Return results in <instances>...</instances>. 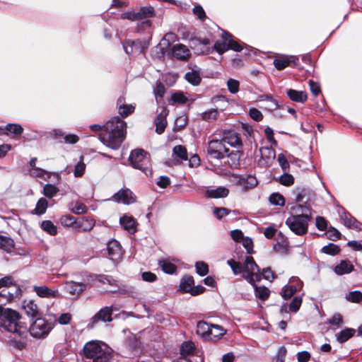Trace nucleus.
Returning a JSON list of instances; mask_svg holds the SVG:
<instances>
[{"label": "nucleus", "instance_id": "nucleus-1", "mask_svg": "<svg viewBox=\"0 0 362 362\" xmlns=\"http://www.w3.org/2000/svg\"><path fill=\"white\" fill-rule=\"evenodd\" d=\"M20 318L21 315L17 311L0 305V330L13 335L8 337V344L16 349L22 350L26 346L28 330L18 322Z\"/></svg>", "mask_w": 362, "mask_h": 362}, {"label": "nucleus", "instance_id": "nucleus-2", "mask_svg": "<svg viewBox=\"0 0 362 362\" xmlns=\"http://www.w3.org/2000/svg\"><path fill=\"white\" fill-rule=\"evenodd\" d=\"M126 129L127 123L118 116L113 117L104 124V133L99 139L106 146L117 150L125 139Z\"/></svg>", "mask_w": 362, "mask_h": 362}, {"label": "nucleus", "instance_id": "nucleus-3", "mask_svg": "<svg viewBox=\"0 0 362 362\" xmlns=\"http://www.w3.org/2000/svg\"><path fill=\"white\" fill-rule=\"evenodd\" d=\"M291 214L286 220V225L297 235L308 233V224L312 219L310 209L306 205L297 204L291 207Z\"/></svg>", "mask_w": 362, "mask_h": 362}, {"label": "nucleus", "instance_id": "nucleus-4", "mask_svg": "<svg viewBox=\"0 0 362 362\" xmlns=\"http://www.w3.org/2000/svg\"><path fill=\"white\" fill-rule=\"evenodd\" d=\"M84 356L92 359V362H115L106 344L98 341L87 342L83 349Z\"/></svg>", "mask_w": 362, "mask_h": 362}, {"label": "nucleus", "instance_id": "nucleus-5", "mask_svg": "<svg viewBox=\"0 0 362 362\" xmlns=\"http://www.w3.org/2000/svg\"><path fill=\"white\" fill-rule=\"evenodd\" d=\"M129 160L134 168L140 170L146 176L151 175L150 155L143 149L132 151Z\"/></svg>", "mask_w": 362, "mask_h": 362}, {"label": "nucleus", "instance_id": "nucleus-6", "mask_svg": "<svg viewBox=\"0 0 362 362\" xmlns=\"http://www.w3.org/2000/svg\"><path fill=\"white\" fill-rule=\"evenodd\" d=\"M53 328V324L42 317H37L29 328L30 335L34 338H45Z\"/></svg>", "mask_w": 362, "mask_h": 362}, {"label": "nucleus", "instance_id": "nucleus-7", "mask_svg": "<svg viewBox=\"0 0 362 362\" xmlns=\"http://www.w3.org/2000/svg\"><path fill=\"white\" fill-rule=\"evenodd\" d=\"M243 267V274L242 276L251 285H254V281L260 280V269L251 256L245 257Z\"/></svg>", "mask_w": 362, "mask_h": 362}, {"label": "nucleus", "instance_id": "nucleus-8", "mask_svg": "<svg viewBox=\"0 0 362 362\" xmlns=\"http://www.w3.org/2000/svg\"><path fill=\"white\" fill-rule=\"evenodd\" d=\"M206 152L210 158L220 160L226 156L229 148L224 145L222 139H212L208 144Z\"/></svg>", "mask_w": 362, "mask_h": 362}, {"label": "nucleus", "instance_id": "nucleus-9", "mask_svg": "<svg viewBox=\"0 0 362 362\" xmlns=\"http://www.w3.org/2000/svg\"><path fill=\"white\" fill-rule=\"evenodd\" d=\"M112 306H105L101 308L98 313H96L90 320L88 327L93 329L100 322H110L112 321Z\"/></svg>", "mask_w": 362, "mask_h": 362}, {"label": "nucleus", "instance_id": "nucleus-10", "mask_svg": "<svg viewBox=\"0 0 362 362\" xmlns=\"http://www.w3.org/2000/svg\"><path fill=\"white\" fill-rule=\"evenodd\" d=\"M303 286V283L298 277L292 276L289 279L288 284L282 288L281 295L284 300H288L297 291H300Z\"/></svg>", "mask_w": 362, "mask_h": 362}, {"label": "nucleus", "instance_id": "nucleus-11", "mask_svg": "<svg viewBox=\"0 0 362 362\" xmlns=\"http://www.w3.org/2000/svg\"><path fill=\"white\" fill-rule=\"evenodd\" d=\"M112 200L117 203H122L124 204H131L136 202V196L129 189H121L112 197Z\"/></svg>", "mask_w": 362, "mask_h": 362}, {"label": "nucleus", "instance_id": "nucleus-12", "mask_svg": "<svg viewBox=\"0 0 362 362\" xmlns=\"http://www.w3.org/2000/svg\"><path fill=\"white\" fill-rule=\"evenodd\" d=\"M190 55L189 49L182 44L173 45L168 53L170 57L182 61L187 59Z\"/></svg>", "mask_w": 362, "mask_h": 362}, {"label": "nucleus", "instance_id": "nucleus-13", "mask_svg": "<svg viewBox=\"0 0 362 362\" xmlns=\"http://www.w3.org/2000/svg\"><path fill=\"white\" fill-rule=\"evenodd\" d=\"M87 288V284L82 282L67 281L64 284V288L66 292L71 296H78Z\"/></svg>", "mask_w": 362, "mask_h": 362}, {"label": "nucleus", "instance_id": "nucleus-14", "mask_svg": "<svg viewBox=\"0 0 362 362\" xmlns=\"http://www.w3.org/2000/svg\"><path fill=\"white\" fill-rule=\"evenodd\" d=\"M339 215L344 226L347 228L361 229V223L349 212L346 211L344 208H341V211H339Z\"/></svg>", "mask_w": 362, "mask_h": 362}, {"label": "nucleus", "instance_id": "nucleus-15", "mask_svg": "<svg viewBox=\"0 0 362 362\" xmlns=\"http://www.w3.org/2000/svg\"><path fill=\"white\" fill-rule=\"evenodd\" d=\"M221 139L225 146L227 144L229 146L237 148H240L243 146L242 140L239 134L234 131L225 132Z\"/></svg>", "mask_w": 362, "mask_h": 362}, {"label": "nucleus", "instance_id": "nucleus-16", "mask_svg": "<svg viewBox=\"0 0 362 362\" xmlns=\"http://www.w3.org/2000/svg\"><path fill=\"white\" fill-rule=\"evenodd\" d=\"M139 21H143L141 25L144 28H150L151 22L147 18H151L155 15V11L153 6H144L137 12Z\"/></svg>", "mask_w": 362, "mask_h": 362}, {"label": "nucleus", "instance_id": "nucleus-17", "mask_svg": "<svg viewBox=\"0 0 362 362\" xmlns=\"http://www.w3.org/2000/svg\"><path fill=\"white\" fill-rule=\"evenodd\" d=\"M89 280L98 281L102 284H107L111 286L114 287L112 292H116L119 288L118 282L112 276L104 274H90L89 276Z\"/></svg>", "mask_w": 362, "mask_h": 362}, {"label": "nucleus", "instance_id": "nucleus-18", "mask_svg": "<svg viewBox=\"0 0 362 362\" xmlns=\"http://www.w3.org/2000/svg\"><path fill=\"white\" fill-rule=\"evenodd\" d=\"M298 57L293 55H282L274 59L273 64L278 70H282L291 64H296Z\"/></svg>", "mask_w": 362, "mask_h": 362}, {"label": "nucleus", "instance_id": "nucleus-19", "mask_svg": "<svg viewBox=\"0 0 362 362\" xmlns=\"http://www.w3.org/2000/svg\"><path fill=\"white\" fill-rule=\"evenodd\" d=\"M257 184V179L255 176L252 175L241 177L238 180V185L242 188V190L245 192L253 189Z\"/></svg>", "mask_w": 362, "mask_h": 362}, {"label": "nucleus", "instance_id": "nucleus-20", "mask_svg": "<svg viewBox=\"0 0 362 362\" xmlns=\"http://www.w3.org/2000/svg\"><path fill=\"white\" fill-rule=\"evenodd\" d=\"M11 285H13V276L8 275L0 279V298L6 300L8 296L13 295L8 291Z\"/></svg>", "mask_w": 362, "mask_h": 362}, {"label": "nucleus", "instance_id": "nucleus-21", "mask_svg": "<svg viewBox=\"0 0 362 362\" xmlns=\"http://www.w3.org/2000/svg\"><path fill=\"white\" fill-rule=\"evenodd\" d=\"M33 291L41 298H57L59 296L57 290H52L45 286H34Z\"/></svg>", "mask_w": 362, "mask_h": 362}, {"label": "nucleus", "instance_id": "nucleus-22", "mask_svg": "<svg viewBox=\"0 0 362 362\" xmlns=\"http://www.w3.org/2000/svg\"><path fill=\"white\" fill-rule=\"evenodd\" d=\"M229 190L225 187H218L216 189H208L205 195L207 198L218 199L224 198L228 195Z\"/></svg>", "mask_w": 362, "mask_h": 362}, {"label": "nucleus", "instance_id": "nucleus-23", "mask_svg": "<svg viewBox=\"0 0 362 362\" xmlns=\"http://www.w3.org/2000/svg\"><path fill=\"white\" fill-rule=\"evenodd\" d=\"M119 223L129 233L133 234L136 232V221L133 216L124 215L119 218Z\"/></svg>", "mask_w": 362, "mask_h": 362}, {"label": "nucleus", "instance_id": "nucleus-24", "mask_svg": "<svg viewBox=\"0 0 362 362\" xmlns=\"http://www.w3.org/2000/svg\"><path fill=\"white\" fill-rule=\"evenodd\" d=\"M25 313L31 318L40 317V313L37 305L33 300L25 303L23 305Z\"/></svg>", "mask_w": 362, "mask_h": 362}, {"label": "nucleus", "instance_id": "nucleus-25", "mask_svg": "<svg viewBox=\"0 0 362 362\" xmlns=\"http://www.w3.org/2000/svg\"><path fill=\"white\" fill-rule=\"evenodd\" d=\"M232 35L227 31H223L222 38L223 40L227 41L228 50L232 49L235 52H240L243 47L238 42V41L232 38Z\"/></svg>", "mask_w": 362, "mask_h": 362}, {"label": "nucleus", "instance_id": "nucleus-26", "mask_svg": "<svg viewBox=\"0 0 362 362\" xmlns=\"http://www.w3.org/2000/svg\"><path fill=\"white\" fill-rule=\"evenodd\" d=\"M156 132L160 134L164 132L167 126L166 113L164 110L160 112L155 119Z\"/></svg>", "mask_w": 362, "mask_h": 362}, {"label": "nucleus", "instance_id": "nucleus-27", "mask_svg": "<svg viewBox=\"0 0 362 362\" xmlns=\"http://www.w3.org/2000/svg\"><path fill=\"white\" fill-rule=\"evenodd\" d=\"M354 269V266L349 260H341V262L334 267V272L338 275L349 274Z\"/></svg>", "mask_w": 362, "mask_h": 362}, {"label": "nucleus", "instance_id": "nucleus-28", "mask_svg": "<svg viewBox=\"0 0 362 362\" xmlns=\"http://www.w3.org/2000/svg\"><path fill=\"white\" fill-rule=\"evenodd\" d=\"M211 326V324H209L204 321H199L197 324L196 332L203 339L208 340Z\"/></svg>", "mask_w": 362, "mask_h": 362}, {"label": "nucleus", "instance_id": "nucleus-29", "mask_svg": "<svg viewBox=\"0 0 362 362\" xmlns=\"http://www.w3.org/2000/svg\"><path fill=\"white\" fill-rule=\"evenodd\" d=\"M226 332V329L222 326L211 324L208 340L216 341L223 336Z\"/></svg>", "mask_w": 362, "mask_h": 362}, {"label": "nucleus", "instance_id": "nucleus-30", "mask_svg": "<svg viewBox=\"0 0 362 362\" xmlns=\"http://www.w3.org/2000/svg\"><path fill=\"white\" fill-rule=\"evenodd\" d=\"M14 241L13 240L6 235H0V249L10 253L13 252L14 249Z\"/></svg>", "mask_w": 362, "mask_h": 362}, {"label": "nucleus", "instance_id": "nucleus-31", "mask_svg": "<svg viewBox=\"0 0 362 362\" xmlns=\"http://www.w3.org/2000/svg\"><path fill=\"white\" fill-rule=\"evenodd\" d=\"M289 98L296 103H304L307 100V94L304 91H299L294 89H289L287 91Z\"/></svg>", "mask_w": 362, "mask_h": 362}, {"label": "nucleus", "instance_id": "nucleus-32", "mask_svg": "<svg viewBox=\"0 0 362 362\" xmlns=\"http://www.w3.org/2000/svg\"><path fill=\"white\" fill-rule=\"evenodd\" d=\"M122 47L125 53L128 55L132 54H139L137 40H125L122 42Z\"/></svg>", "mask_w": 362, "mask_h": 362}, {"label": "nucleus", "instance_id": "nucleus-33", "mask_svg": "<svg viewBox=\"0 0 362 362\" xmlns=\"http://www.w3.org/2000/svg\"><path fill=\"white\" fill-rule=\"evenodd\" d=\"M107 253L112 258L117 257L121 255V248L118 241L116 240H110L107 243Z\"/></svg>", "mask_w": 362, "mask_h": 362}, {"label": "nucleus", "instance_id": "nucleus-34", "mask_svg": "<svg viewBox=\"0 0 362 362\" xmlns=\"http://www.w3.org/2000/svg\"><path fill=\"white\" fill-rule=\"evenodd\" d=\"M194 284V281L192 276H185L180 281V288L182 291L189 293L191 294Z\"/></svg>", "mask_w": 362, "mask_h": 362}, {"label": "nucleus", "instance_id": "nucleus-35", "mask_svg": "<svg viewBox=\"0 0 362 362\" xmlns=\"http://www.w3.org/2000/svg\"><path fill=\"white\" fill-rule=\"evenodd\" d=\"M233 214L234 216L239 214V212L236 210H230L225 207H214L213 209V214L217 219H221L223 217L228 216L230 214Z\"/></svg>", "mask_w": 362, "mask_h": 362}, {"label": "nucleus", "instance_id": "nucleus-36", "mask_svg": "<svg viewBox=\"0 0 362 362\" xmlns=\"http://www.w3.org/2000/svg\"><path fill=\"white\" fill-rule=\"evenodd\" d=\"M356 331L352 328H346L344 330H341L339 333L336 334L337 340L339 343H344L348 341L350 338H351L355 334Z\"/></svg>", "mask_w": 362, "mask_h": 362}, {"label": "nucleus", "instance_id": "nucleus-37", "mask_svg": "<svg viewBox=\"0 0 362 362\" xmlns=\"http://www.w3.org/2000/svg\"><path fill=\"white\" fill-rule=\"evenodd\" d=\"M186 81L193 86H198L201 81L202 78L197 71H188L185 75Z\"/></svg>", "mask_w": 362, "mask_h": 362}, {"label": "nucleus", "instance_id": "nucleus-38", "mask_svg": "<svg viewBox=\"0 0 362 362\" xmlns=\"http://www.w3.org/2000/svg\"><path fill=\"white\" fill-rule=\"evenodd\" d=\"M255 288V294L257 298L262 300H267L270 293V291L265 286H257L254 281V285H252Z\"/></svg>", "mask_w": 362, "mask_h": 362}, {"label": "nucleus", "instance_id": "nucleus-39", "mask_svg": "<svg viewBox=\"0 0 362 362\" xmlns=\"http://www.w3.org/2000/svg\"><path fill=\"white\" fill-rule=\"evenodd\" d=\"M158 265L162 271L166 274H172L176 271V266L167 259H160L158 261Z\"/></svg>", "mask_w": 362, "mask_h": 362}, {"label": "nucleus", "instance_id": "nucleus-40", "mask_svg": "<svg viewBox=\"0 0 362 362\" xmlns=\"http://www.w3.org/2000/svg\"><path fill=\"white\" fill-rule=\"evenodd\" d=\"M95 226V221L92 218H82L78 220V228L83 231L90 230Z\"/></svg>", "mask_w": 362, "mask_h": 362}, {"label": "nucleus", "instance_id": "nucleus-41", "mask_svg": "<svg viewBox=\"0 0 362 362\" xmlns=\"http://www.w3.org/2000/svg\"><path fill=\"white\" fill-rule=\"evenodd\" d=\"M48 206V202L46 200L45 198H40L35 206V208L34 209V214L37 216H41L44 214L47 210V208Z\"/></svg>", "mask_w": 362, "mask_h": 362}, {"label": "nucleus", "instance_id": "nucleus-42", "mask_svg": "<svg viewBox=\"0 0 362 362\" xmlns=\"http://www.w3.org/2000/svg\"><path fill=\"white\" fill-rule=\"evenodd\" d=\"M41 228L51 235L57 234V226L51 221H43L41 223Z\"/></svg>", "mask_w": 362, "mask_h": 362}, {"label": "nucleus", "instance_id": "nucleus-43", "mask_svg": "<svg viewBox=\"0 0 362 362\" xmlns=\"http://www.w3.org/2000/svg\"><path fill=\"white\" fill-rule=\"evenodd\" d=\"M194 350V346L191 341L184 342L180 347L181 357L187 358L188 356L193 354Z\"/></svg>", "mask_w": 362, "mask_h": 362}, {"label": "nucleus", "instance_id": "nucleus-44", "mask_svg": "<svg viewBox=\"0 0 362 362\" xmlns=\"http://www.w3.org/2000/svg\"><path fill=\"white\" fill-rule=\"evenodd\" d=\"M8 291L11 293H13V296H8L6 298L7 302H10L13 300V299L18 298L21 295V289L20 288V286L16 283V281L13 280V285H11V286L8 287Z\"/></svg>", "mask_w": 362, "mask_h": 362}, {"label": "nucleus", "instance_id": "nucleus-45", "mask_svg": "<svg viewBox=\"0 0 362 362\" xmlns=\"http://www.w3.org/2000/svg\"><path fill=\"white\" fill-rule=\"evenodd\" d=\"M188 101L187 96L181 91H177L171 95V104H185Z\"/></svg>", "mask_w": 362, "mask_h": 362}, {"label": "nucleus", "instance_id": "nucleus-46", "mask_svg": "<svg viewBox=\"0 0 362 362\" xmlns=\"http://www.w3.org/2000/svg\"><path fill=\"white\" fill-rule=\"evenodd\" d=\"M59 191L58 187L52 184H46L43 187V194L49 199L54 197Z\"/></svg>", "mask_w": 362, "mask_h": 362}, {"label": "nucleus", "instance_id": "nucleus-47", "mask_svg": "<svg viewBox=\"0 0 362 362\" xmlns=\"http://www.w3.org/2000/svg\"><path fill=\"white\" fill-rule=\"evenodd\" d=\"M271 204L274 206H283L285 204V199L284 196L278 192L273 193L269 198Z\"/></svg>", "mask_w": 362, "mask_h": 362}, {"label": "nucleus", "instance_id": "nucleus-48", "mask_svg": "<svg viewBox=\"0 0 362 362\" xmlns=\"http://www.w3.org/2000/svg\"><path fill=\"white\" fill-rule=\"evenodd\" d=\"M70 209L74 214H83L86 213L88 208L84 204L76 202L75 203L71 204Z\"/></svg>", "mask_w": 362, "mask_h": 362}, {"label": "nucleus", "instance_id": "nucleus-49", "mask_svg": "<svg viewBox=\"0 0 362 362\" xmlns=\"http://www.w3.org/2000/svg\"><path fill=\"white\" fill-rule=\"evenodd\" d=\"M322 252L330 255H336L340 252V248L338 245L334 243H329L328 245L324 246L321 249Z\"/></svg>", "mask_w": 362, "mask_h": 362}, {"label": "nucleus", "instance_id": "nucleus-50", "mask_svg": "<svg viewBox=\"0 0 362 362\" xmlns=\"http://www.w3.org/2000/svg\"><path fill=\"white\" fill-rule=\"evenodd\" d=\"M60 222L64 226L70 227L76 225L77 227L78 220L71 215H65L61 217Z\"/></svg>", "mask_w": 362, "mask_h": 362}, {"label": "nucleus", "instance_id": "nucleus-51", "mask_svg": "<svg viewBox=\"0 0 362 362\" xmlns=\"http://www.w3.org/2000/svg\"><path fill=\"white\" fill-rule=\"evenodd\" d=\"M86 170V165L83 163V157L81 156L80 160L76 164L74 167V175L76 177H81Z\"/></svg>", "mask_w": 362, "mask_h": 362}, {"label": "nucleus", "instance_id": "nucleus-52", "mask_svg": "<svg viewBox=\"0 0 362 362\" xmlns=\"http://www.w3.org/2000/svg\"><path fill=\"white\" fill-rule=\"evenodd\" d=\"M346 299L352 303H360L362 300V293L359 291H350L346 295Z\"/></svg>", "mask_w": 362, "mask_h": 362}, {"label": "nucleus", "instance_id": "nucleus-53", "mask_svg": "<svg viewBox=\"0 0 362 362\" xmlns=\"http://www.w3.org/2000/svg\"><path fill=\"white\" fill-rule=\"evenodd\" d=\"M302 304V297L300 296H295L288 305L289 311L296 313L300 308Z\"/></svg>", "mask_w": 362, "mask_h": 362}, {"label": "nucleus", "instance_id": "nucleus-54", "mask_svg": "<svg viewBox=\"0 0 362 362\" xmlns=\"http://www.w3.org/2000/svg\"><path fill=\"white\" fill-rule=\"evenodd\" d=\"M227 264L230 266L234 274H238L240 273L243 274V267L239 262H236L234 259H230L228 260Z\"/></svg>", "mask_w": 362, "mask_h": 362}, {"label": "nucleus", "instance_id": "nucleus-55", "mask_svg": "<svg viewBox=\"0 0 362 362\" xmlns=\"http://www.w3.org/2000/svg\"><path fill=\"white\" fill-rule=\"evenodd\" d=\"M258 100H259V101L267 100L269 103H273V107H271V110H274L280 108V105H279L278 101L276 99H274L272 97V95H268V94L261 95L258 97Z\"/></svg>", "mask_w": 362, "mask_h": 362}, {"label": "nucleus", "instance_id": "nucleus-56", "mask_svg": "<svg viewBox=\"0 0 362 362\" xmlns=\"http://www.w3.org/2000/svg\"><path fill=\"white\" fill-rule=\"evenodd\" d=\"M279 182L284 186H290L294 182V177L292 175L284 172L283 175L279 177Z\"/></svg>", "mask_w": 362, "mask_h": 362}, {"label": "nucleus", "instance_id": "nucleus-57", "mask_svg": "<svg viewBox=\"0 0 362 362\" xmlns=\"http://www.w3.org/2000/svg\"><path fill=\"white\" fill-rule=\"evenodd\" d=\"M173 153L179 158L182 160L187 159V154L186 148L181 146L177 145L173 148Z\"/></svg>", "mask_w": 362, "mask_h": 362}, {"label": "nucleus", "instance_id": "nucleus-58", "mask_svg": "<svg viewBox=\"0 0 362 362\" xmlns=\"http://www.w3.org/2000/svg\"><path fill=\"white\" fill-rule=\"evenodd\" d=\"M195 269L197 274L201 276L206 275L209 272L208 265L204 262H197L195 264Z\"/></svg>", "mask_w": 362, "mask_h": 362}, {"label": "nucleus", "instance_id": "nucleus-59", "mask_svg": "<svg viewBox=\"0 0 362 362\" xmlns=\"http://www.w3.org/2000/svg\"><path fill=\"white\" fill-rule=\"evenodd\" d=\"M134 111V107L132 105H122L119 107V113L122 117H127Z\"/></svg>", "mask_w": 362, "mask_h": 362}, {"label": "nucleus", "instance_id": "nucleus-60", "mask_svg": "<svg viewBox=\"0 0 362 362\" xmlns=\"http://www.w3.org/2000/svg\"><path fill=\"white\" fill-rule=\"evenodd\" d=\"M239 81L235 79L229 78L227 81L228 89L232 94H235L239 91Z\"/></svg>", "mask_w": 362, "mask_h": 362}, {"label": "nucleus", "instance_id": "nucleus-61", "mask_svg": "<svg viewBox=\"0 0 362 362\" xmlns=\"http://www.w3.org/2000/svg\"><path fill=\"white\" fill-rule=\"evenodd\" d=\"M226 156H228V158H230V159L231 160V163H230L228 161V163L231 167L235 168L239 165L240 156V152L238 151H232L231 153L228 152L226 154Z\"/></svg>", "mask_w": 362, "mask_h": 362}, {"label": "nucleus", "instance_id": "nucleus-62", "mask_svg": "<svg viewBox=\"0 0 362 362\" xmlns=\"http://www.w3.org/2000/svg\"><path fill=\"white\" fill-rule=\"evenodd\" d=\"M214 49L221 54L228 50L227 41H216L214 45Z\"/></svg>", "mask_w": 362, "mask_h": 362}, {"label": "nucleus", "instance_id": "nucleus-63", "mask_svg": "<svg viewBox=\"0 0 362 362\" xmlns=\"http://www.w3.org/2000/svg\"><path fill=\"white\" fill-rule=\"evenodd\" d=\"M6 129L8 132L15 135H21L23 131L22 126L18 124H8L6 125Z\"/></svg>", "mask_w": 362, "mask_h": 362}, {"label": "nucleus", "instance_id": "nucleus-64", "mask_svg": "<svg viewBox=\"0 0 362 362\" xmlns=\"http://www.w3.org/2000/svg\"><path fill=\"white\" fill-rule=\"evenodd\" d=\"M326 234L329 239L334 240V241L340 239V237H341V233H339V231L332 226H330L328 228Z\"/></svg>", "mask_w": 362, "mask_h": 362}]
</instances>
